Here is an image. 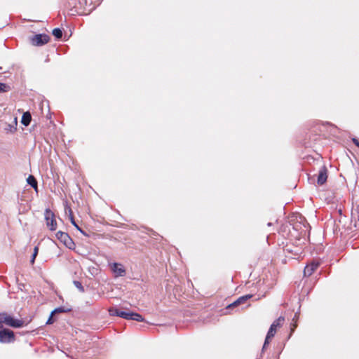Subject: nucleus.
<instances>
[{
  "mask_svg": "<svg viewBox=\"0 0 359 359\" xmlns=\"http://www.w3.org/2000/svg\"><path fill=\"white\" fill-rule=\"evenodd\" d=\"M45 220L47 227L50 231H55L57 229V222L54 213L50 210H45Z\"/></svg>",
  "mask_w": 359,
  "mask_h": 359,
  "instance_id": "nucleus-4",
  "label": "nucleus"
},
{
  "mask_svg": "<svg viewBox=\"0 0 359 359\" xmlns=\"http://www.w3.org/2000/svg\"><path fill=\"white\" fill-rule=\"evenodd\" d=\"M15 282L18 285H20V283H18L19 282V278L18 277H15Z\"/></svg>",
  "mask_w": 359,
  "mask_h": 359,
  "instance_id": "nucleus-23",
  "label": "nucleus"
},
{
  "mask_svg": "<svg viewBox=\"0 0 359 359\" xmlns=\"http://www.w3.org/2000/svg\"><path fill=\"white\" fill-rule=\"evenodd\" d=\"M252 297V294H246L242 297H240L238 299H237L235 302H233L232 304H230L229 306H227L226 309H232L234 308L238 307L240 305H242L250 299Z\"/></svg>",
  "mask_w": 359,
  "mask_h": 359,
  "instance_id": "nucleus-8",
  "label": "nucleus"
},
{
  "mask_svg": "<svg viewBox=\"0 0 359 359\" xmlns=\"http://www.w3.org/2000/svg\"><path fill=\"white\" fill-rule=\"evenodd\" d=\"M66 311H67L63 307H59L52 311V315H54L57 313H63V312H66Z\"/></svg>",
  "mask_w": 359,
  "mask_h": 359,
  "instance_id": "nucleus-19",
  "label": "nucleus"
},
{
  "mask_svg": "<svg viewBox=\"0 0 359 359\" xmlns=\"http://www.w3.org/2000/svg\"><path fill=\"white\" fill-rule=\"evenodd\" d=\"M110 268L116 277L123 276L126 275V270L121 264L113 263L111 264Z\"/></svg>",
  "mask_w": 359,
  "mask_h": 359,
  "instance_id": "nucleus-9",
  "label": "nucleus"
},
{
  "mask_svg": "<svg viewBox=\"0 0 359 359\" xmlns=\"http://www.w3.org/2000/svg\"><path fill=\"white\" fill-rule=\"evenodd\" d=\"M50 41V36L45 34H36L29 38V41L34 46H41Z\"/></svg>",
  "mask_w": 359,
  "mask_h": 359,
  "instance_id": "nucleus-3",
  "label": "nucleus"
},
{
  "mask_svg": "<svg viewBox=\"0 0 359 359\" xmlns=\"http://www.w3.org/2000/svg\"><path fill=\"white\" fill-rule=\"evenodd\" d=\"M52 33L56 39H60L62 36V32L60 28L54 29Z\"/></svg>",
  "mask_w": 359,
  "mask_h": 359,
  "instance_id": "nucleus-15",
  "label": "nucleus"
},
{
  "mask_svg": "<svg viewBox=\"0 0 359 359\" xmlns=\"http://www.w3.org/2000/svg\"><path fill=\"white\" fill-rule=\"evenodd\" d=\"M4 325L12 327H20L22 326V321L14 318L11 315L3 312L0 313V329Z\"/></svg>",
  "mask_w": 359,
  "mask_h": 359,
  "instance_id": "nucleus-1",
  "label": "nucleus"
},
{
  "mask_svg": "<svg viewBox=\"0 0 359 359\" xmlns=\"http://www.w3.org/2000/svg\"><path fill=\"white\" fill-rule=\"evenodd\" d=\"M27 182L38 193V182L33 175H29L27 177Z\"/></svg>",
  "mask_w": 359,
  "mask_h": 359,
  "instance_id": "nucleus-12",
  "label": "nucleus"
},
{
  "mask_svg": "<svg viewBox=\"0 0 359 359\" xmlns=\"http://www.w3.org/2000/svg\"><path fill=\"white\" fill-rule=\"evenodd\" d=\"M56 237L69 249H72V246L74 245L72 239L70 238L67 233L60 231L56 233Z\"/></svg>",
  "mask_w": 359,
  "mask_h": 359,
  "instance_id": "nucleus-6",
  "label": "nucleus"
},
{
  "mask_svg": "<svg viewBox=\"0 0 359 359\" xmlns=\"http://www.w3.org/2000/svg\"><path fill=\"white\" fill-rule=\"evenodd\" d=\"M32 121V116L29 111L24 112V126H27Z\"/></svg>",
  "mask_w": 359,
  "mask_h": 359,
  "instance_id": "nucleus-14",
  "label": "nucleus"
},
{
  "mask_svg": "<svg viewBox=\"0 0 359 359\" xmlns=\"http://www.w3.org/2000/svg\"><path fill=\"white\" fill-rule=\"evenodd\" d=\"M327 179V170L325 166H323L318 172L317 182L319 185H323Z\"/></svg>",
  "mask_w": 359,
  "mask_h": 359,
  "instance_id": "nucleus-11",
  "label": "nucleus"
},
{
  "mask_svg": "<svg viewBox=\"0 0 359 359\" xmlns=\"http://www.w3.org/2000/svg\"><path fill=\"white\" fill-rule=\"evenodd\" d=\"M285 320V318L282 316L279 317L278 319L273 321V323L271 324L268 333L266 334L265 341L263 346V350L266 348V346L269 344V341L274 337V335L276 333L277 328L280 327L283 322Z\"/></svg>",
  "mask_w": 359,
  "mask_h": 359,
  "instance_id": "nucleus-2",
  "label": "nucleus"
},
{
  "mask_svg": "<svg viewBox=\"0 0 359 359\" xmlns=\"http://www.w3.org/2000/svg\"><path fill=\"white\" fill-rule=\"evenodd\" d=\"M74 285L76 286V287H78L81 291L83 292L84 290H83V287L81 285V283L79 281H74Z\"/></svg>",
  "mask_w": 359,
  "mask_h": 359,
  "instance_id": "nucleus-20",
  "label": "nucleus"
},
{
  "mask_svg": "<svg viewBox=\"0 0 359 359\" xmlns=\"http://www.w3.org/2000/svg\"><path fill=\"white\" fill-rule=\"evenodd\" d=\"M271 222L268 223V226H271Z\"/></svg>",
  "mask_w": 359,
  "mask_h": 359,
  "instance_id": "nucleus-24",
  "label": "nucleus"
},
{
  "mask_svg": "<svg viewBox=\"0 0 359 359\" xmlns=\"http://www.w3.org/2000/svg\"><path fill=\"white\" fill-rule=\"evenodd\" d=\"M119 317L126 320H132L137 322L144 321L143 317L140 314L135 312H127L121 311L119 313Z\"/></svg>",
  "mask_w": 359,
  "mask_h": 359,
  "instance_id": "nucleus-7",
  "label": "nucleus"
},
{
  "mask_svg": "<svg viewBox=\"0 0 359 359\" xmlns=\"http://www.w3.org/2000/svg\"><path fill=\"white\" fill-rule=\"evenodd\" d=\"M38 253H39V246L36 245L33 248L32 253H31L30 259H29V263L31 265H33L34 264L35 259H36Z\"/></svg>",
  "mask_w": 359,
  "mask_h": 359,
  "instance_id": "nucleus-13",
  "label": "nucleus"
},
{
  "mask_svg": "<svg viewBox=\"0 0 359 359\" xmlns=\"http://www.w3.org/2000/svg\"><path fill=\"white\" fill-rule=\"evenodd\" d=\"M54 322V319H53V315H52V313L50 314L48 320H47V324H52Z\"/></svg>",
  "mask_w": 359,
  "mask_h": 359,
  "instance_id": "nucleus-21",
  "label": "nucleus"
},
{
  "mask_svg": "<svg viewBox=\"0 0 359 359\" xmlns=\"http://www.w3.org/2000/svg\"><path fill=\"white\" fill-rule=\"evenodd\" d=\"M352 141L355 144V146L359 147V140H358L357 138H353Z\"/></svg>",
  "mask_w": 359,
  "mask_h": 359,
  "instance_id": "nucleus-22",
  "label": "nucleus"
},
{
  "mask_svg": "<svg viewBox=\"0 0 359 359\" xmlns=\"http://www.w3.org/2000/svg\"><path fill=\"white\" fill-rule=\"evenodd\" d=\"M15 340L14 332L8 329L0 330V342L12 343Z\"/></svg>",
  "mask_w": 359,
  "mask_h": 359,
  "instance_id": "nucleus-5",
  "label": "nucleus"
},
{
  "mask_svg": "<svg viewBox=\"0 0 359 359\" xmlns=\"http://www.w3.org/2000/svg\"><path fill=\"white\" fill-rule=\"evenodd\" d=\"M70 220H71V222L72 224L78 229L80 231L82 232V230L81 229V228L77 225V224L76 223V222L74 221V217L73 215H72V213L70 214Z\"/></svg>",
  "mask_w": 359,
  "mask_h": 359,
  "instance_id": "nucleus-18",
  "label": "nucleus"
},
{
  "mask_svg": "<svg viewBox=\"0 0 359 359\" xmlns=\"http://www.w3.org/2000/svg\"><path fill=\"white\" fill-rule=\"evenodd\" d=\"M109 312L110 316L119 317V313L121 312V310H119L116 308H111L109 309Z\"/></svg>",
  "mask_w": 359,
  "mask_h": 359,
  "instance_id": "nucleus-17",
  "label": "nucleus"
},
{
  "mask_svg": "<svg viewBox=\"0 0 359 359\" xmlns=\"http://www.w3.org/2000/svg\"><path fill=\"white\" fill-rule=\"evenodd\" d=\"M320 263L318 262L313 261L309 264H307L304 270V274L306 276H310L318 269Z\"/></svg>",
  "mask_w": 359,
  "mask_h": 359,
  "instance_id": "nucleus-10",
  "label": "nucleus"
},
{
  "mask_svg": "<svg viewBox=\"0 0 359 359\" xmlns=\"http://www.w3.org/2000/svg\"><path fill=\"white\" fill-rule=\"evenodd\" d=\"M11 90V87L4 83H0V93H6Z\"/></svg>",
  "mask_w": 359,
  "mask_h": 359,
  "instance_id": "nucleus-16",
  "label": "nucleus"
}]
</instances>
